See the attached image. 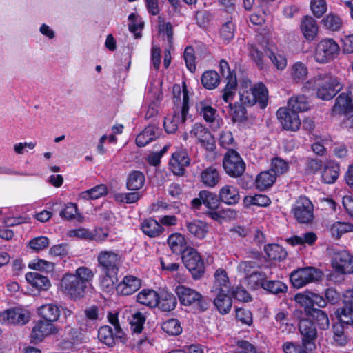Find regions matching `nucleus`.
Here are the masks:
<instances>
[{"instance_id": "1", "label": "nucleus", "mask_w": 353, "mask_h": 353, "mask_svg": "<svg viewBox=\"0 0 353 353\" xmlns=\"http://www.w3.org/2000/svg\"><path fill=\"white\" fill-rule=\"evenodd\" d=\"M94 273L85 266L78 268L74 273H65L60 281L59 290L65 296L77 300L84 296L88 285L91 283Z\"/></svg>"}, {"instance_id": "2", "label": "nucleus", "mask_w": 353, "mask_h": 353, "mask_svg": "<svg viewBox=\"0 0 353 353\" xmlns=\"http://www.w3.org/2000/svg\"><path fill=\"white\" fill-rule=\"evenodd\" d=\"M173 112L168 114L164 120L163 126L167 133H174L180 123L185 122L189 111V94L185 83L183 87L175 84L172 88Z\"/></svg>"}, {"instance_id": "3", "label": "nucleus", "mask_w": 353, "mask_h": 353, "mask_svg": "<svg viewBox=\"0 0 353 353\" xmlns=\"http://www.w3.org/2000/svg\"><path fill=\"white\" fill-rule=\"evenodd\" d=\"M225 77L224 82L226 83L224 88L222 99L229 103L230 114L234 121H241L245 119L246 110L242 105L235 103L234 105L231 103L237 91V80L236 74L229 68L228 62L222 59V76Z\"/></svg>"}, {"instance_id": "4", "label": "nucleus", "mask_w": 353, "mask_h": 353, "mask_svg": "<svg viewBox=\"0 0 353 353\" xmlns=\"http://www.w3.org/2000/svg\"><path fill=\"white\" fill-rule=\"evenodd\" d=\"M239 99L242 104L252 106L258 103L261 108L268 104V92L264 84L259 83L253 87L250 81H244L239 92Z\"/></svg>"}, {"instance_id": "5", "label": "nucleus", "mask_w": 353, "mask_h": 353, "mask_svg": "<svg viewBox=\"0 0 353 353\" xmlns=\"http://www.w3.org/2000/svg\"><path fill=\"white\" fill-rule=\"evenodd\" d=\"M317 86V97L323 100H330L342 89V83L336 78L331 76H319L314 79Z\"/></svg>"}, {"instance_id": "6", "label": "nucleus", "mask_w": 353, "mask_h": 353, "mask_svg": "<svg viewBox=\"0 0 353 353\" xmlns=\"http://www.w3.org/2000/svg\"><path fill=\"white\" fill-rule=\"evenodd\" d=\"M339 46L332 39L320 41L314 52V60L319 63H326L334 60L339 54Z\"/></svg>"}, {"instance_id": "7", "label": "nucleus", "mask_w": 353, "mask_h": 353, "mask_svg": "<svg viewBox=\"0 0 353 353\" xmlns=\"http://www.w3.org/2000/svg\"><path fill=\"white\" fill-rule=\"evenodd\" d=\"M121 255L113 250H101L97 256V266L101 272H112L117 274L121 263Z\"/></svg>"}, {"instance_id": "8", "label": "nucleus", "mask_w": 353, "mask_h": 353, "mask_svg": "<svg viewBox=\"0 0 353 353\" xmlns=\"http://www.w3.org/2000/svg\"><path fill=\"white\" fill-rule=\"evenodd\" d=\"M30 319V312L24 307H12L0 313V323L2 325H23Z\"/></svg>"}, {"instance_id": "9", "label": "nucleus", "mask_w": 353, "mask_h": 353, "mask_svg": "<svg viewBox=\"0 0 353 353\" xmlns=\"http://www.w3.org/2000/svg\"><path fill=\"white\" fill-rule=\"evenodd\" d=\"M183 262L194 279L200 278L205 272V266L199 252L194 248H188L183 254Z\"/></svg>"}, {"instance_id": "10", "label": "nucleus", "mask_w": 353, "mask_h": 353, "mask_svg": "<svg viewBox=\"0 0 353 353\" xmlns=\"http://www.w3.org/2000/svg\"><path fill=\"white\" fill-rule=\"evenodd\" d=\"M322 272L314 267H307L294 270L291 273L290 281L293 286L300 288L310 282L319 280Z\"/></svg>"}, {"instance_id": "11", "label": "nucleus", "mask_w": 353, "mask_h": 353, "mask_svg": "<svg viewBox=\"0 0 353 353\" xmlns=\"http://www.w3.org/2000/svg\"><path fill=\"white\" fill-rule=\"evenodd\" d=\"M226 173L232 177L242 175L245 169V165L239 153L234 150H229L224 156L222 162Z\"/></svg>"}, {"instance_id": "12", "label": "nucleus", "mask_w": 353, "mask_h": 353, "mask_svg": "<svg viewBox=\"0 0 353 353\" xmlns=\"http://www.w3.org/2000/svg\"><path fill=\"white\" fill-rule=\"evenodd\" d=\"M181 303L183 305H196L199 310H204L202 295L197 291L187 288L184 285H179L175 289Z\"/></svg>"}, {"instance_id": "13", "label": "nucleus", "mask_w": 353, "mask_h": 353, "mask_svg": "<svg viewBox=\"0 0 353 353\" xmlns=\"http://www.w3.org/2000/svg\"><path fill=\"white\" fill-rule=\"evenodd\" d=\"M299 329L302 337L303 347L309 351L316 349L315 341L317 332L314 323L307 319H302L299 322Z\"/></svg>"}, {"instance_id": "14", "label": "nucleus", "mask_w": 353, "mask_h": 353, "mask_svg": "<svg viewBox=\"0 0 353 353\" xmlns=\"http://www.w3.org/2000/svg\"><path fill=\"white\" fill-rule=\"evenodd\" d=\"M292 212L299 223H307L313 218V205L307 197L300 196L294 204Z\"/></svg>"}, {"instance_id": "15", "label": "nucleus", "mask_w": 353, "mask_h": 353, "mask_svg": "<svg viewBox=\"0 0 353 353\" xmlns=\"http://www.w3.org/2000/svg\"><path fill=\"white\" fill-rule=\"evenodd\" d=\"M335 314L340 322L353 324V288L344 292L343 307L337 309Z\"/></svg>"}, {"instance_id": "16", "label": "nucleus", "mask_w": 353, "mask_h": 353, "mask_svg": "<svg viewBox=\"0 0 353 353\" xmlns=\"http://www.w3.org/2000/svg\"><path fill=\"white\" fill-rule=\"evenodd\" d=\"M192 137L196 138L199 143L209 151L216 148V141L210 132L200 123H195L190 132Z\"/></svg>"}, {"instance_id": "17", "label": "nucleus", "mask_w": 353, "mask_h": 353, "mask_svg": "<svg viewBox=\"0 0 353 353\" xmlns=\"http://www.w3.org/2000/svg\"><path fill=\"white\" fill-rule=\"evenodd\" d=\"M332 266L339 273L352 274L353 273V256L345 250L334 252Z\"/></svg>"}, {"instance_id": "18", "label": "nucleus", "mask_w": 353, "mask_h": 353, "mask_svg": "<svg viewBox=\"0 0 353 353\" xmlns=\"http://www.w3.org/2000/svg\"><path fill=\"white\" fill-rule=\"evenodd\" d=\"M353 110V84L347 89L341 93L335 100L332 108L333 113L336 114H343L351 112Z\"/></svg>"}, {"instance_id": "19", "label": "nucleus", "mask_w": 353, "mask_h": 353, "mask_svg": "<svg viewBox=\"0 0 353 353\" xmlns=\"http://www.w3.org/2000/svg\"><path fill=\"white\" fill-rule=\"evenodd\" d=\"M199 196L202 199L203 204L208 208V215L212 219L219 221L221 219V211L219 210L221 203L220 196H217L208 191H201Z\"/></svg>"}, {"instance_id": "20", "label": "nucleus", "mask_w": 353, "mask_h": 353, "mask_svg": "<svg viewBox=\"0 0 353 353\" xmlns=\"http://www.w3.org/2000/svg\"><path fill=\"white\" fill-rule=\"evenodd\" d=\"M277 118L283 128L286 130L296 131L299 129L301 121L297 114L290 112L286 108H280L276 112Z\"/></svg>"}, {"instance_id": "21", "label": "nucleus", "mask_w": 353, "mask_h": 353, "mask_svg": "<svg viewBox=\"0 0 353 353\" xmlns=\"http://www.w3.org/2000/svg\"><path fill=\"white\" fill-rule=\"evenodd\" d=\"M190 159L185 150L176 151L172 154L169 161L170 170L174 175L181 176L184 174L185 168L190 165Z\"/></svg>"}, {"instance_id": "22", "label": "nucleus", "mask_w": 353, "mask_h": 353, "mask_svg": "<svg viewBox=\"0 0 353 353\" xmlns=\"http://www.w3.org/2000/svg\"><path fill=\"white\" fill-rule=\"evenodd\" d=\"M141 285L142 281L139 277L126 275L116 286V291L119 294L128 296L139 290Z\"/></svg>"}, {"instance_id": "23", "label": "nucleus", "mask_w": 353, "mask_h": 353, "mask_svg": "<svg viewBox=\"0 0 353 353\" xmlns=\"http://www.w3.org/2000/svg\"><path fill=\"white\" fill-rule=\"evenodd\" d=\"M123 315L127 317L133 332L141 333L142 332L146 320L145 313L134 308L125 307L123 310Z\"/></svg>"}, {"instance_id": "24", "label": "nucleus", "mask_w": 353, "mask_h": 353, "mask_svg": "<svg viewBox=\"0 0 353 353\" xmlns=\"http://www.w3.org/2000/svg\"><path fill=\"white\" fill-rule=\"evenodd\" d=\"M57 332V329L54 325L46 321L40 320L32 327L31 337L35 341H41L45 337Z\"/></svg>"}, {"instance_id": "25", "label": "nucleus", "mask_w": 353, "mask_h": 353, "mask_svg": "<svg viewBox=\"0 0 353 353\" xmlns=\"http://www.w3.org/2000/svg\"><path fill=\"white\" fill-rule=\"evenodd\" d=\"M123 335L122 330H114L109 325L101 326L98 331L99 340L109 347L113 346Z\"/></svg>"}, {"instance_id": "26", "label": "nucleus", "mask_w": 353, "mask_h": 353, "mask_svg": "<svg viewBox=\"0 0 353 353\" xmlns=\"http://www.w3.org/2000/svg\"><path fill=\"white\" fill-rule=\"evenodd\" d=\"M160 136V129L155 125H148L136 139L139 147H144Z\"/></svg>"}, {"instance_id": "27", "label": "nucleus", "mask_w": 353, "mask_h": 353, "mask_svg": "<svg viewBox=\"0 0 353 353\" xmlns=\"http://www.w3.org/2000/svg\"><path fill=\"white\" fill-rule=\"evenodd\" d=\"M147 99L150 100L148 110H146L145 117L147 119L156 116L159 112V105L162 99V92L158 88H155L147 93Z\"/></svg>"}, {"instance_id": "28", "label": "nucleus", "mask_w": 353, "mask_h": 353, "mask_svg": "<svg viewBox=\"0 0 353 353\" xmlns=\"http://www.w3.org/2000/svg\"><path fill=\"white\" fill-rule=\"evenodd\" d=\"M300 28L304 37L308 41L314 40L318 34L317 22L311 16H305L302 19Z\"/></svg>"}, {"instance_id": "29", "label": "nucleus", "mask_w": 353, "mask_h": 353, "mask_svg": "<svg viewBox=\"0 0 353 353\" xmlns=\"http://www.w3.org/2000/svg\"><path fill=\"white\" fill-rule=\"evenodd\" d=\"M26 279L28 283L39 290H47L51 285L48 278L38 272H28L26 274Z\"/></svg>"}, {"instance_id": "30", "label": "nucleus", "mask_w": 353, "mask_h": 353, "mask_svg": "<svg viewBox=\"0 0 353 353\" xmlns=\"http://www.w3.org/2000/svg\"><path fill=\"white\" fill-rule=\"evenodd\" d=\"M60 313L59 307L52 303L41 305L38 309L39 315L45 321L51 323L58 320Z\"/></svg>"}, {"instance_id": "31", "label": "nucleus", "mask_w": 353, "mask_h": 353, "mask_svg": "<svg viewBox=\"0 0 353 353\" xmlns=\"http://www.w3.org/2000/svg\"><path fill=\"white\" fill-rule=\"evenodd\" d=\"M159 294L150 289H143L137 295V301L150 307H155L158 305Z\"/></svg>"}, {"instance_id": "32", "label": "nucleus", "mask_w": 353, "mask_h": 353, "mask_svg": "<svg viewBox=\"0 0 353 353\" xmlns=\"http://www.w3.org/2000/svg\"><path fill=\"white\" fill-rule=\"evenodd\" d=\"M168 244L173 253L180 254L186 249L187 242L183 235L180 233H173L168 238Z\"/></svg>"}, {"instance_id": "33", "label": "nucleus", "mask_w": 353, "mask_h": 353, "mask_svg": "<svg viewBox=\"0 0 353 353\" xmlns=\"http://www.w3.org/2000/svg\"><path fill=\"white\" fill-rule=\"evenodd\" d=\"M226 283H228V277L226 272L222 270V314H228L232 305V296L230 294V287Z\"/></svg>"}, {"instance_id": "34", "label": "nucleus", "mask_w": 353, "mask_h": 353, "mask_svg": "<svg viewBox=\"0 0 353 353\" xmlns=\"http://www.w3.org/2000/svg\"><path fill=\"white\" fill-rule=\"evenodd\" d=\"M177 304L174 295L168 292H162L158 296V305L157 306L163 312L173 310Z\"/></svg>"}, {"instance_id": "35", "label": "nucleus", "mask_w": 353, "mask_h": 353, "mask_svg": "<svg viewBox=\"0 0 353 353\" xmlns=\"http://www.w3.org/2000/svg\"><path fill=\"white\" fill-rule=\"evenodd\" d=\"M145 181V175L142 172L133 170L129 173L127 177V188L130 190H139L143 187Z\"/></svg>"}, {"instance_id": "36", "label": "nucleus", "mask_w": 353, "mask_h": 353, "mask_svg": "<svg viewBox=\"0 0 353 353\" xmlns=\"http://www.w3.org/2000/svg\"><path fill=\"white\" fill-rule=\"evenodd\" d=\"M275 174L270 170L259 173L255 180L256 188L263 191L271 187L275 182Z\"/></svg>"}, {"instance_id": "37", "label": "nucleus", "mask_w": 353, "mask_h": 353, "mask_svg": "<svg viewBox=\"0 0 353 353\" xmlns=\"http://www.w3.org/2000/svg\"><path fill=\"white\" fill-rule=\"evenodd\" d=\"M143 232L150 237H155L163 232V228L161 224L153 219H145L141 225Z\"/></svg>"}, {"instance_id": "38", "label": "nucleus", "mask_w": 353, "mask_h": 353, "mask_svg": "<svg viewBox=\"0 0 353 353\" xmlns=\"http://www.w3.org/2000/svg\"><path fill=\"white\" fill-rule=\"evenodd\" d=\"M186 227L188 232L199 239L205 238L208 233V225L205 223L199 220L187 222Z\"/></svg>"}, {"instance_id": "39", "label": "nucleus", "mask_w": 353, "mask_h": 353, "mask_svg": "<svg viewBox=\"0 0 353 353\" xmlns=\"http://www.w3.org/2000/svg\"><path fill=\"white\" fill-rule=\"evenodd\" d=\"M288 109L296 113L306 111L309 108L308 101L304 95L292 97L288 103Z\"/></svg>"}, {"instance_id": "40", "label": "nucleus", "mask_w": 353, "mask_h": 353, "mask_svg": "<svg viewBox=\"0 0 353 353\" xmlns=\"http://www.w3.org/2000/svg\"><path fill=\"white\" fill-rule=\"evenodd\" d=\"M201 181L208 187L215 186L220 179L219 171L212 167L204 170L201 174Z\"/></svg>"}, {"instance_id": "41", "label": "nucleus", "mask_w": 353, "mask_h": 353, "mask_svg": "<svg viewBox=\"0 0 353 353\" xmlns=\"http://www.w3.org/2000/svg\"><path fill=\"white\" fill-rule=\"evenodd\" d=\"M339 166L334 163H330L324 167L321 174L325 183H333L339 176Z\"/></svg>"}, {"instance_id": "42", "label": "nucleus", "mask_w": 353, "mask_h": 353, "mask_svg": "<svg viewBox=\"0 0 353 353\" xmlns=\"http://www.w3.org/2000/svg\"><path fill=\"white\" fill-rule=\"evenodd\" d=\"M270 260L282 261L287 256V252L278 244H270L264 248Z\"/></svg>"}, {"instance_id": "43", "label": "nucleus", "mask_w": 353, "mask_h": 353, "mask_svg": "<svg viewBox=\"0 0 353 353\" xmlns=\"http://www.w3.org/2000/svg\"><path fill=\"white\" fill-rule=\"evenodd\" d=\"M240 196L236 188L232 185H225L222 188V202L228 205H233L239 201Z\"/></svg>"}, {"instance_id": "44", "label": "nucleus", "mask_w": 353, "mask_h": 353, "mask_svg": "<svg viewBox=\"0 0 353 353\" xmlns=\"http://www.w3.org/2000/svg\"><path fill=\"white\" fill-rule=\"evenodd\" d=\"M308 314L316 322L320 329L326 330L329 327L330 322L328 316L323 310L312 308V310H308Z\"/></svg>"}, {"instance_id": "45", "label": "nucleus", "mask_w": 353, "mask_h": 353, "mask_svg": "<svg viewBox=\"0 0 353 353\" xmlns=\"http://www.w3.org/2000/svg\"><path fill=\"white\" fill-rule=\"evenodd\" d=\"M219 75L214 70L205 72L201 77L203 85L209 90L215 88L219 83Z\"/></svg>"}, {"instance_id": "46", "label": "nucleus", "mask_w": 353, "mask_h": 353, "mask_svg": "<svg viewBox=\"0 0 353 353\" xmlns=\"http://www.w3.org/2000/svg\"><path fill=\"white\" fill-rule=\"evenodd\" d=\"M219 270H217L214 274L215 282L212 286L210 297L213 299L214 305L219 311H221V281H219Z\"/></svg>"}, {"instance_id": "47", "label": "nucleus", "mask_w": 353, "mask_h": 353, "mask_svg": "<svg viewBox=\"0 0 353 353\" xmlns=\"http://www.w3.org/2000/svg\"><path fill=\"white\" fill-rule=\"evenodd\" d=\"M162 330L170 335L176 336L182 332V327L176 319H170L162 323Z\"/></svg>"}, {"instance_id": "48", "label": "nucleus", "mask_w": 353, "mask_h": 353, "mask_svg": "<svg viewBox=\"0 0 353 353\" xmlns=\"http://www.w3.org/2000/svg\"><path fill=\"white\" fill-rule=\"evenodd\" d=\"M353 232V225L346 222H336L330 228V233L333 237L340 238L343 234Z\"/></svg>"}, {"instance_id": "49", "label": "nucleus", "mask_w": 353, "mask_h": 353, "mask_svg": "<svg viewBox=\"0 0 353 353\" xmlns=\"http://www.w3.org/2000/svg\"><path fill=\"white\" fill-rule=\"evenodd\" d=\"M322 22L324 27L331 31H339L343 26L341 18L333 13L327 14Z\"/></svg>"}, {"instance_id": "50", "label": "nucleus", "mask_w": 353, "mask_h": 353, "mask_svg": "<svg viewBox=\"0 0 353 353\" xmlns=\"http://www.w3.org/2000/svg\"><path fill=\"white\" fill-rule=\"evenodd\" d=\"M197 110L203 115V119L209 123L213 122L216 117V110L207 104V103L201 101L197 105Z\"/></svg>"}, {"instance_id": "51", "label": "nucleus", "mask_w": 353, "mask_h": 353, "mask_svg": "<svg viewBox=\"0 0 353 353\" xmlns=\"http://www.w3.org/2000/svg\"><path fill=\"white\" fill-rule=\"evenodd\" d=\"M107 188L105 185H97L88 190L81 192V197L83 199H97L99 197L106 194Z\"/></svg>"}, {"instance_id": "52", "label": "nucleus", "mask_w": 353, "mask_h": 353, "mask_svg": "<svg viewBox=\"0 0 353 353\" xmlns=\"http://www.w3.org/2000/svg\"><path fill=\"white\" fill-rule=\"evenodd\" d=\"M262 288L272 293V294H279L281 292H285L287 290V286L285 283L279 281H271L267 280L262 283Z\"/></svg>"}, {"instance_id": "53", "label": "nucleus", "mask_w": 353, "mask_h": 353, "mask_svg": "<svg viewBox=\"0 0 353 353\" xmlns=\"http://www.w3.org/2000/svg\"><path fill=\"white\" fill-rule=\"evenodd\" d=\"M245 279L251 288L256 289L259 286L262 288V283L266 281L267 274L264 272H252Z\"/></svg>"}, {"instance_id": "54", "label": "nucleus", "mask_w": 353, "mask_h": 353, "mask_svg": "<svg viewBox=\"0 0 353 353\" xmlns=\"http://www.w3.org/2000/svg\"><path fill=\"white\" fill-rule=\"evenodd\" d=\"M316 240V235L312 232H309L303 234L302 236H294L290 238L288 241L292 245H303L307 243L312 245Z\"/></svg>"}, {"instance_id": "55", "label": "nucleus", "mask_w": 353, "mask_h": 353, "mask_svg": "<svg viewBox=\"0 0 353 353\" xmlns=\"http://www.w3.org/2000/svg\"><path fill=\"white\" fill-rule=\"evenodd\" d=\"M112 272H102L99 276V284L101 289L107 292H111L114 287V277Z\"/></svg>"}, {"instance_id": "56", "label": "nucleus", "mask_w": 353, "mask_h": 353, "mask_svg": "<svg viewBox=\"0 0 353 353\" xmlns=\"http://www.w3.org/2000/svg\"><path fill=\"white\" fill-rule=\"evenodd\" d=\"M265 53L278 70H282L285 68L287 59L283 54L275 53L272 49L266 50Z\"/></svg>"}, {"instance_id": "57", "label": "nucleus", "mask_w": 353, "mask_h": 353, "mask_svg": "<svg viewBox=\"0 0 353 353\" xmlns=\"http://www.w3.org/2000/svg\"><path fill=\"white\" fill-rule=\"evenodd\" d=\"M289 165L285 160L276 157L272 160L271 169L270 170L275 174V177L288 172Z\"/></svg>"}, {"instance_id": "58", "label": "nucleus", "mask_w": 353, "mask_h": 353, "mask_svg": "<svg viewBox=\"0 0 353 353\" xmlns=\"http://www.w3.org/2000/svg\"><path fill=\"white\" fill-rule=\"evenodd\" d=\"M68 334L74 345L86 343L89 339L86 332L81 328H70Z\"/></svg>"}, {"instance_id": "59", "label": "nucleus", "mask_w": 353, "mask_h": 353, "mask_svg": "<svg viewBox=\"0 0 353 353\" xmlns=\"http://www.w3.org/2000/svg\"><path fill=\"white\" fill-rule=\"evenodd\" d=\"M90 240H94L97 243H103L105 241H112L113 239L110 233L109 229L98 228L93 232H91Z\"/></svg>"}, {"instance_id": "60", "label": "nucleus", "mask_w": 353, "mask_h": 353, "mask_svg": "<svg viewBox=\"0 0 353 353\" xmlns=\"http://www.w3.org/2000/svg\"><path fill=\"white\" fill-rule=\"evenodd\" d=\"M128 19L130 21L129 30L134 34L136 38L140 37V32L143 28V22L134 13L129 15Z\"/></svg>"}, {"instance_id": "61", "label": "nucleus", "mask_w": 353, "mask_h": 353, "mask_svg": "<svg viewBox=\"0 0 353 353\" xmlns=\"http://www.w3.org/2000/svg\"><path fill=\"white\" fill-rule=\"evenodd\" d=\"M310 8L313 14L317 17H321L327 11V3L325 0H311Z\"/></svg>"}, {"instance_id": "62", "label": "nucleus", "mask_w": 353, "mask_h": 353, "mask_svg": "<svg viewBox=\"0 0 353 353\" xmlns=\"http://www.w3.org/2000/svg\"><path fill=\"white\" fill-rule=\"evenodd\" d=\"M307 74L306 66L301 62H296L294 64L292 70V76L296 81H303Z\"/></svg>"}, {"instance_id": "63", "label": "nucleus", "mask_w": 353, "mask_h": 353, "mask_svg": "<svg viewBox=\"0 0 353 353\" xmlns=\"http://www.w3.org/2000/svg\"><path fill=\"white\" fill-rule=\"evenodd\" d=\"M341 323L335 324L333 325V339L334 343L338 345L343 346L346 344L347 339L346 336L344 334L343 327Z\"/></svg>"}, {"instance_id": "64", "label": "nucleus", "mask_w": 353, "mask_h": 353, "mask_svg": "<svg viewBox=\"0 0 353 353\" xmlns=\"http://www.w3.org/2000/svg\"><path fill=\"white\" fill-rule=\"evenodd\" d=\"M49 244V239L43 236L35 237L29 242L30 248L36 252L43 250L48 247Z\"/></svg>"}]
</instances>
